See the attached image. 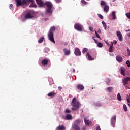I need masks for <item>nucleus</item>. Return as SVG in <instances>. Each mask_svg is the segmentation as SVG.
I'll return each instance as SVG.
<instances>
[{"instance_id":"obj_11","label":"nucleus","mask_w":130,"mask_h":130,"mask_svg":"<svg viewBox=\"0 0 130 130\" xmlns=\"http://www.w3.org/2000/svg\"><path fill=\"white\" fill-rule=\"evenodd\" d=\"M116 122V116L115 115L113 116L111 118V124L113 127H114V125H115V122Z\"/></svg>"},{"instance_id":"obj_28","label":"nucleus","mask_w":130,"mask_h":130,"mask_svg":"<svg viewBox=\"0 0 130 130\" xmlns=\"http://www.w3.org/2000/svg\"><path fill=\"white\" fill-rule=\"evenodd\" d=\"M66 119H67V120H69L70 119H72V115L68 114V115H66Z\"/></svg>"},{"instance_id":"obj_47","label":"nucleus","mask_w":130,"mask_h":130,"mask_svg":"<svg viewBox=\"0 0 130 130\" xmlns=\"http://www.w3.org/2000/svg\"><path fill=\"white\" fill-rule=\"evenodd\" d=\"M96 130H101V128H100V126H98L96 127Z\"/></svg>"},{"instance_id":"obj_23","label":"nucleus","mask_w":130,"mask_h":130,"mask_svg":"<svg viewBox=\"0 0 130 130\" xmlns=\"http://www.w3.org/2000/svg\"><path fill=\"white\" fill-rule=\"evenodd\" d=\"M25 19H32V15L30 13H27L25 16Z\"/></svg>"},{"instance_id":"obj_25","label":"nucleus","mask_w":130,"mask_h":130,"mask_svg":"<svg viewBox=\"0 0 130 130\" xmlns=\"http://www.w3.org/2000/svg\"><path fill=\"white\" fill-rule=\"evenodd\" d=\"M112 17H113L112 19L115 20L116 19V16L115 15V11H113L112 14Z\"/></svg>"},{"instance_id":"obj_24","label":"nucleus","mask_w":130,"mask_h":130,"mask_svg":"<svg viewBox=\"0 0 130 130\" xmlns=\"http://www.w3.org/2000/svg\"><path fill=\"white\" fill-rule=\"evenodd\" d=\"M102 25H103V27H104L105 30H107V25H106V23H105V22H104V21H103L102 22Z\"/></svg>"},{"instance_id":"obj_51","label":"nucleus","mask_w":130,"mask_h":130,"mask_svg":"<svg viewBox=\"0 0 130 130\" xmlns=\"http://www.w3.org/2000/svg\"><path fill=\"white\" fill-rule=\"evenodd\" d=\"M58 90H61V89H62V87H61V86H59L58 87Z\"/></svg>"},{"instance_id":"obj_2","label":"nucleus","mask_w":130,"mask_h":130,"mask_svg":"<svg viewBox=\"0 0 130 130\" xmlns=\"http://www.w3.org/2000/svg\"><path fill=\"white\" fill-rule=\"evenodd\" d=\"M72 110H78L80 108V102L77 100L76 97L73 98L72 101Z\"/></svg>"},{"instance_id":"obj_37","label":"nucleus","mask_w":130,"mask_h":130,"mask_svg":"<svg viewBox=\"0 0 130 130\" xmlns=\"http://www.w3.org/2000/svg\"><path fill=\"white\" fill-rule=\"evenodd\" d=\"M126 64H127V66L128 67V68H130V61L129 60L126 61Z\"/></svg>"},{"instance_id":"obj_50","label":"nucleus","mask_w":130,"mask_h":130,"mask_svg":"<svg viewBox=\"0 0 130 130\" xmlns=\"http://www.w3.org/2000/svg\"><path fill=\"white\" fill-rule=\"evenodd\" d=\"M110 47H113V43L112 42H111V44Z\"/></svg>"},{"instance_id":"obj_22","label":"nucleus","mask_w":130,"mask_h":130,"mask_svg":"<svg viewBox=\"0 0 130 130\" xmlns=\"http://www.w3.org/2000/svg\"><path fill=\"white\" fill-rule=\"evenodd\" d=\"M121 74L123 75V76H125V74L124 73H125V69L124 67H121Z\"/></svg>"},{"instance_id":"obj_43","label":"nucleus","mask_w":130,"mask_h":130,"mask_svg":"<svg viewBox=\"0 0 130 130\" xmlns=\"http://www.w3.org/2000/svg\"><path fill=\"white\" fill-rule=\"evenodd\" d=\"M126 100H127V103H130V93H129V98H127Z\"/></svg>"},{"instance_id":"obj_15","label":"nucleus","mask_w":130,"mask_h":130,"mask_svg":"<svg viewBox=\"0 0 130 130\" xmlns=\"http://www.w3.org/2000/svg\"><path fill=\"white\" fill-rule=\"evenodd\" d=\"M55 95H56V92L54 91L50 92L48 94V97H50L51 98H53V97H55Z\"/></svg>"},{"instance_id":"obj_5","label":"nucleus","mask_w":130,"mask_h":130,"mask_svg":"<svg viewBox=\"0 0 130 130\" xmlns=\"http://www.w3.org/2000/svg\"><path fill=\"white\" fill-rule=\"evenodd\" d=\"M87 56L89 60H94V59H95L96 57H97V52L93 51L92 56L90 55V53H87Z\"/></svg>"},{"instance_id":"obj_12","label":"nucleus","mask_w":130,"mask_h":130,"mask_svg":"<svg viewBox=\"0 0 130 130\" xmlns=\"http://www.w3.org/2000/svg\"><path fill=\"white\" fill-rule=\"evenodd\" d=\"M117 36L120 41H122V35L119 31H116Z\"/></svg>"},{"instance_id":"obj_44","label":"nucleus","mask_w":130,"mask_h":130,"mask_svg":"<svg viewBox=\"0 0 130 130\" xmlns=\"http://www.w3.org/2000/svg\"><path fill=\"white\" fill-rule=\"evenodd\" d=\"M127 53L128 55H130V50H129V48H128V47H127Z\"/></svg>"},{"instance_id":"obj_17","label":"nucleus","mask_w":130,"mask_h":130,"mask_svg":"<svg viewBox=\"0 0 130 130\" xmlns=\"http://www.w3.org/2000/svg\"><path fill=\"white\" fill-rule=\"evenodd\" d=\"M49 61H50V60H49V59H44L42 60V64L43 66H46V64H47V63H48Z\"/></svg>"},{"instance_id":"obj_13","label":"nucleus","mask_w":130,"mask_h":130,"mask_svg":"<svg viewBox=\"0 0 130 130\" xmlns=\"http://www.w3.org/2000/svg\"><path fill=\"white\" fill-rule=\"evenodd\" d=\"M84 122L86 125H91L92 124V122L87 117L84 118Z\"/></svg>"},{"instance_id":"obj_16","label":"nucleus","mask_w":130,"mask_h":130,"mask_svg":"<svg viewBox=\"0 0 130 130\" xmlns=\"http://www.w3.org/2000/svg\"><path fill=\"white\" fill-rule=\"evenodd\" d=\"M116 59L117 61H118V62H122V61H123V59H122V57L120 55H117L116 56Z\"/></svg>"},{"instance_id":"obj_54","label":"nucleus","mask_w":130,"mask_h":130,"mask_svg":"<svg viewBox=\"0 0 130 130\" xmlns=\"http://www.w3.org/2000/svg\"><path fill=\"white\" fill-rule=\"evenodd\" d=\"M73 73H76V70H75V69H73Z\"/></svg>"},{"instance_id":"obj_31","label":"nucleus","mask_w":130,"mask_h":130,"mask_svg":"<svg viewBox=\"0 0 130 130\" xmlns=\"http://www.w3.org/2000/svg\"><path fill=\"white\" fill-rule=\"evenodd\" d=\"M101 6H106V3L104 1H102L101 2Z\"/></svg>"},{"instance_id":"obj_34","label":"nucleus","mask_w":130,"mask_h":130,"mask_svg":"<svg viewBox=\"0 0 130 130\" xmlns=\"http://www.w3.org/2000/svg\"><path fill=\"white\" fill-rule=\"evenodd\" d=\"M98 47L101 48L103 46V44L102 43L99 42L98 44Z\"/></svg>"},{"instance_id":"obj_20","label":"nucleus","mask_w":130,"mask_h":130,"mask_svg":"<svg viewBox=\"0 0 130 130\" xmlns=\"http://www.w3.org/2000/svg\"><path fill=\"white\" fill-rule=\"evenodd\" d=\"M56 129L57 130H66V126H63V125H59L57 127Z\"/></svg>"},{"instance_id":"obj_32","label":"nucleus","mask_w":130,"mask_h":130,"mask_svg":"<svg viewBox=\"0 0 130 130\" xmlns=\"http://www.w3.org/2000/svg\"><path fill=\"white\" fill-rule=\"evenodd\" d=\"M109 51L110 52H113V51H114V49H113V47H110V48L109 49Z\"/></svg>"},{"instance_id":"obj_27","label":"nucleus","mask_w":130,"mask_h":130,"mask_svg":"<svg viewBox=\"0 0 130 130\" xmlns=\"http://www.w3.org/2000/svg\"><path fill=\"white\" fill-rule=\"evenodd\" d=\"M123 108L124 109V111H125V112H127L128 110H127V107L126 106V105L124 104L123 105Z\"/></svg>"},{"instance_id":"obj_18","label":"nucleus","mask_w":130,"mask_h":130,"mask_svg":"<svg viewBox=\"0 0 130 130\" xmlns=\"http://www.w3.org/2000/svg\"><path fill=\"white\" fill-rule=\"evenodd\" d=\"M76 88L78 90H80V91H83L84 89V86L82 84H78Z\"/></svg>"},{"instance_id":"obj_46","label":"nucleus","mask_w":130,"mask_h":130,"mask_svg":"<svg viewBox=\"0 0 130 130\" xmlns=\"http://www.w3.org/2000/svg\"><path fill=\"white\" fill-rule=\"evenodd\" d=\"M116 43H117V41H116V40H113V44L115 45H116Z\"/></svg>"},{"instance_id":"obj_56","label":"nucleus","mask_w":130,"mask_h":130,"mask_svg":"<svg viewBox=\"0 0 130 130\" xmlns=\"http://www.w3.org/2000/svg\"><path fill=\"white\" fill-rule=\"evenodd\" d=\"M130 29H128V30H126V32H129Z\"/></svg>"},{"instance_id":"obj_57","label":"nucleus","mask_w":130,"mask_h":130,"mask_svg":"<svg viewBox=\"0 0 130 130\" xmlns=\"http://www.w3.org/2000/svg\"><path fill=\"white\" fill-rule=\"evenodd\" d=\"M112 2H115V0H112Z\"/></svg>"},{"instance_id":"obj_19","label":"nucleus","mask_w":130,"mask_h":130,"mask_svg":"<svg viewBox=\"0 0 130 130\" xmlns=\"http://www.w3.org/2000/svg\"><path fill=\"white\" fill-rule=\"evenodd\" d=\"M63 52H64V55H70V53H71V51L64 48L63 49Z\"/></svg>"},{"instance_id":"obj_55","label":"nucleus","mask_w":130,"mask_h":130,"mask_svg":"<svg viewBox=\"0 0 130 130\" xmlns=\"http://www.w3.org/2000/svg\"><path fill=\"white\" fill-rule=\"evenodd\" d=\"M106 44H107V45H109V43H108V42H106Z\"/></svg>"},{"instance_id":"obj_39","label":"nucleus","mask_w":130,"mask_h":130,"mask_svg":"<svg viewBox=\"0 0 130 130\" xmlns=\"http://www.w3.org/2000/svg\"><path fill=\"white\" fill-rule=\"evenodd\" d=\"M95 35H96V37H98V38L100 39V36H99V34H98V32H97V31L96 30H95Z\"/></svg>"},{"instance_id":"obj_8","label":"nucleus","mask_w":130,"mask_h":130,"mask_svg":"<svg viewBox=\"0 0 130 130\" xmlns=\"http://www.w3.org/2000/svg\"><path fill=\"white\" fill-rule=\"evenodd\" d=\"M78 123H79V120H77L72 125V128L74 130H80V127L78 126Z\"/></svg>"},{"instance_id":"obj_7","label":"nucleus","mask_w":130,"mask_h":130,"mask_svg":"<svg viewBox=\"0 0 130 130\" xmlns=\"http://www.w3.org/2000/svg\"><path fill=\"white\" fill-rule=\"evenodd\" d=\"M27 3H31V5H29V8H37V5L35 4L34 0H26Z\"/></svg>"},{"instance_id":"obj_26","label":"nucleus","mask_w":130,"mask_h":130,"mask_svg":"<svg viewBox=\"0 0 130 130\" xmlns=\"http://www.w3.org/2000/svg\"><path fill=\"white\" fill-rule=\"evenodd\" d=\"M44 40V37H42L41 38H40L38 41V43H42V42H43V41Z\"/></svg>"},{"instance_id":"obj_53","label":"nucleus","mask_w":130,"mask_h":130,"mask_svg":"<svg viewBox=\"0 0 130 130\" xmlns=\"http://www.w3.org/2000/svg\"><path fill=\"white\" fill-rule=\"evenodd\" d=\"M125 88H126V89H130V88L129 87H128V86H125Z\"/></svg>"},{"instance_id":"obj_9","label":"nucleus","mask_w":130,"mask_h":130,"mask_svg":"<svg viewBox=\"0 0 130 130\" xmlns=\"http://www.w3.org/2000/svg\"><path fill=\"white\" fill-rule=\"evenodd\" d=\"M36 2L39 8H42L44 6V3H43L42 0H36Z\"/></svg>"},{"instance_id":"obj_4","label":"nucleus","mask_w":130,"mask_h":130,"mask_svg":"<svg viewBox=\"0 0 130 130\" xmlns=\"http://www.w3.org/2000/svg\"><path fill=\"white\" fill-rule=\"evenodd\" d=\"M15 2H16V7L27 5V0H15Z\"/></svg>"},{"instance_id":"obj_14","label":"nucleus","mask_w":130,"mask_h":130,"mask_svg":"<svg viewBox=\"0 0 130 130\" xmlns=\"http://www.w3.org/2000/svg\"><path fill=\"white\" fill-rule=\"evenodd\" d=\"M128 81H130V77H127V78H124L123 79V85H124V86L127 85V83H128Z\"/></svg>"},{"instance_id":"obj_1","label":"nucleus","mask_w":130,"mask_h":130,"mask_svg":"<svg viewBox=\"0 0 130 130\" xmlns=\"http://www.w3.org/2000/svg\"><path fill=\"white\" fill-rule=\"evenodd\" d=\"M44 5L47 8L46 10V14H50V16H51L52 14V10L51 9H52V7H53L52 3L49 1H46L44 3Z\"/></svg>"},{"instance_id":"obj_48","label":"nucleus","mask_w":130,"mask_h":130,"mask_svg":"<svg viewBox=\"0 0 130 130\" xmlns=\"http://www.w3.org/2000/svg\"><path fill=\"white\" fill-rule=\"evenodd\" d=\"M89 29L90 31H92V30H93V27L90 26V27H89Z\"/></svg>"},{"instance_id":"obj_10","label":"nucleus","mask_w":130,"mask_h":130,"mask_svg":"<svg viewBox=\"0 0 130 130\" xmlns=\"http://www.w3.org/2000/svg\"><path fill=\"white\" fill-rule=\"evenodd\" d=\"M74 54H75L76 56H80L81 55V51L79 48H76L75 49Z\"/></svg>"},{"instance_id":"obj_33","label":"nucleus","mask_w":130,"mask_h":130,"mask_svg":"<svg viewBox=\"0 0 130 130\" xmlns=\"http://www.w3.org/2000/svg\"><path fill=\"white\" fill-rule=\"evenodd\" d=\"M107 90L109 92H112V90H113V87H108Z\"/></svg>"},{"instance_id":"obj_40","label":"nucleus","mask_w":130,"mask_h":130,"mask_svg":"<svg viewBox=\"0 0 130 130\" xmlns=\"http://www.w3.org/2000/svg\"><path fill=\"white\" fill-rule=\"evenodd\" d=\"M82 4H83V5H87V2H86L85 0H81Z\"/></svg>"},{"instance_id":"obj_3","label":"nucleus","mask_w":130,"mask_h":130,"mask_svg":"<svg viewBox=\"0 0 130 130\" xmlns=\"http://www.w3.org/2000/svg\"><path fill=\"white\" fill-rule=\"evenodd\" d=\"M55 31V27H51L50 29V30L48 34V37L49 40L53 42V43H55V41H54V38H53V32Z\"/></svg>"},{"instance_id":"obj_52","label":"nucleus","mask_w":130,"mask_h":130,"mask_svg":"<svg viewBox=\"0 0 130 130\" xmlns=\"http://www.w3.org/2000/svg\"><path fill=\"white\" fill-rule=\"evenodd\" d=\"M95 43H98V40L94 39Z\"/></svg>"},{"instance_id":"obj_42","label":"nucleus","mask_w":130,"mask_h":130,"mask_svg":"<svg viewBox=\"0 0 130 130\" xmlns=\"http://www.w3.org/2000/svg\"><path fill=\"white\" fill-rule=\"evenodd\" d=\"M9 8H10V10H13V8H14L13 4H10Z\"/></svg>"},{"instance_id":"obj_38","label":"nucleus","mask_w":130,"mask_h":130,"mask_svg":"<svg viewBox=\"0 0 130 130\" xmlns=\"http://www.w3.org/2000/svg\"><path fill=\"white\" fill-rule=\"evenodd\" d=\"M126 17L128 19H130V11L126 13Z\"/></svg>"},{"instance_id":"obj_30","label":"nucleus","mask_w":130,"mask_h":130,"mask_svg":"<svg viewBox=\"0 0 130 130\" xmlns=\"http://www.w3.org/2000/svg\"><path fill=\"white\" fill-rule=\"evenodd\" d=\"M117 99L118 101H121V96H120V93H119L117 94Z\"/></svg>"},{"instance_id":"obj_35","label":"nucleus","mask_w":130,"mask_h":130,"mask_svg":"<svg viewBox=\"0 0 130 130\" xmlns=\"http://www.w3.org/2000/svg\"><path fill=\"white\" fill-rule=\"evenodd\" d=\"M111 81V80L110 79H106V84H107V85H109V84L110 83Z\"/></svg>"},{"instance_id":"obj_36","label":"nucleus","mask_w":130,"mask_h":130,"mask_svg":"<svg viewBox=\"0 0 130 130\" xmlns=\"http://www.w3.org/2000/svg\"><path fill=\"white\" fill-rule=\"evenodd\" d=\"M98 16L99 18H100L102 20H103L104 18H103V16H102V15H101L100 14H98Z\"/></svg>"},{"instance_id":"obj_6","label":"nucleus","mask_w":130,"mask_h":130,"mask_svg":"<svg viewBox=\"0 0 130 130\" xmlns=\"http://www.w3.org/2000/svg\"><path fill=\"white\" fill-rule=\"evenodd\" d=\"M74 28L75 30L81 32L83 30V25H81L80 23H76L74 25Z\"/></svg>"},{"instance_id":"obj_41","label":"nucleus","mask_w":130,"mask_h":130,"mask_svg":"<svg viewBox=\"0 0 130 130\" xmlns=\"http://www.w3.org/2000/svg\"><path fill=\"white\" fill-rule=\"evenodd\" d=\"M66 113H71V111L70 110H69L68 109H67L65 111Z\"/></svg>"},{"instance_id":"obj_45","label":"nucleus","mask_w":130,"mask_h":130,"mask_svg":"<svg viewBox=\"0 0 130 130\" xmlns=\"http://www.w3.org/2000/svg\"><path fill=\"white\" fill-rule=\"evenodd\" d=\"M56 3H57V4H59V3H60V2H61V0H55Z\"/></svg>"},{"instance_id":"obj_29","label":"nucleus","mask_w":130,"mask_h":130,"mask_svg":"<svg viewBox=\"0 0 130 130\" xmlns=\"http://www.w3.org/2000/svg\"><path fill=\"white\" fill-rule=\"evenodd\" d=\"M87 51H88V49H87L86 48H83L82 50L83 54H85V53H86V52H87Z\"/></svg>"},{"instance_id":"obj_21","label":"nucleus","mask_w":130,"mask_h":130,"mask_svg":"<svg viewBox=\"0 0 130 130\" xmlns=\"http://www.w3.org/2000/svg\"><path fill=\"white\" fill-rule=\"evenodd\" d=\"M104 11L106 13H108V11H109V6L108 5H105L104 8Z\"/></svg>"},{"instance_id":"obj_49","label":"nucleus","mask_w":130,"mask_h":130,"mask_svg":"<svg viewBox=\"0 0 130 130\" xmlns=\"http://www.w3.org/2000/svg\"><path fill=\"white\" fill-rule=\"evenodd\" d=\"M98 33H99L100 34H101V30L100 29H99L98 30Z\"/></svg>"}]
</instances>
